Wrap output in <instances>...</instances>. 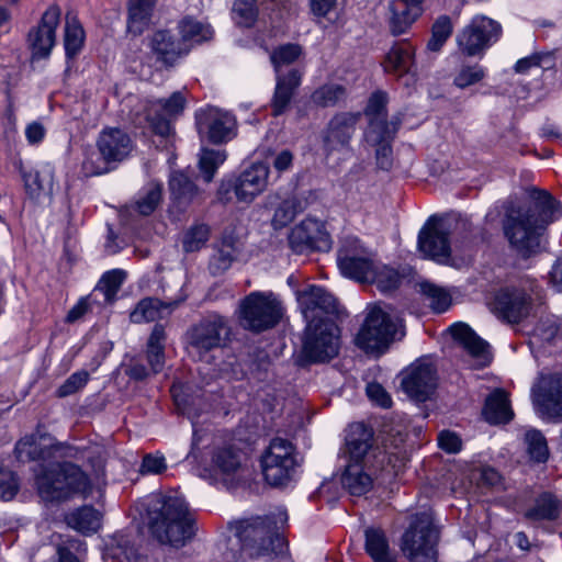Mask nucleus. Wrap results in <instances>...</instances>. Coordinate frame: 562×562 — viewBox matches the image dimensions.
<instances>
[{"instance_id":"obj_1","label":"nucleus","mask_w":562,"mask_h":562,"mask_svg":"<svg viewBox=\"0 0 562 562\" xmlns=\"http://www.w3.org/2000/svg\"><path fill=\"white\" fill-rule=\"evenodd\" d=\"M16 449L38 461L34 468L35 484L45 502L66 499L75 494L87 497L105 485L103 470L90 477L79 467L58 461L59 458H77L79 450L76 448L50 440L38 448L31 439H23Z\"/></svg>"},{"instance_id":"obj_2","label":"nucleus","mask_w":562,"mask_h":562,"mask_svg":"<svg viewBox=\"0 0 562 562\" xmlns=\"http://www.w3.org/2000/svg\"><path fill=\"white\" fill-rule=\"evenodd\" d=\"M562 216V205L548 191L532 190L530 202L508 207L503 228L510 246L525 258L536 254L547 226Z\"/></svg>"},{"instance_id":"obj_3","label":"nucleus","mask_w":562,"mask_h":562,"mask_svg":"<svg viewBox=\"0 0 562 562\" xmlns=\"http://www.w3.org/2000/svg\"><path fill=\"white\" fill-rule=\"evenodd\" d=\"M288 521L284 508L265 517H251L228 525V536L218 543L225 562L237 561L243 552L250 557L279 553L283 548V538L279 530Z\"/></svg>"},{"instance_id":"obj_4","label":"nucleus","mask_w":562,"mask_h":562,"mask_svg":"<svg viewBox=\"0 0 562 562\" xmlns=\"http://www.w3.org/2000/svg\"><path fill=\"white\" fill-rule=\"evenodd\" d=\"M144 507L149 530L160 543L181 547L194 536L195 519L182 496L151 494Z\"/></svg>"},{"instance_id":"obj_5","label":"nucleus","mask_w":562,"mask_h":562,"mask_svg":"<svg viewBox=\"0 0 562 562\" xmlns=\"http://www.w3.org/2000/svg\"><path fill=\"white\" fill-rule=\"evenodd\" d=\"M245 453L232 438L216 436L209 451V462L201 468L200 476L217 488L234 490L246 473Z\"/></svg>"},{"instance_id":"obj_6","label":"nucleus","mask_w":562,"mask_h":562,"mask_svg":"<svg viewBox=\"0 0 562 562\" xmlns=\"http://www.w3.org/2000/svg\"><path fill=\"white\" fill-rule=\"evenodd\" d=\"M259 464L265 482L272 487H292L300 479V454L289 439H271L259 458Z\"/></svg>"},{"instance_id":"obj_7","label":"nucleus","mask_w":562,"mask_h":562,"mask_svg":"<svg viewBox=\"0 0 562 562\" xmlns=\"http://www.w3.org/2000/svg\"><path fill=\"white\" fill-rule=\"evenodd\" d=\"M404 335L401 318L373 305L368 308L367 317L356 336V345L368 353H383L391 342Z\"/></svg>"},{"instance_id":"obj_8","label":"nucleus","mask_w":562,"mask_h":562,"mask_svg":"<svg viewBox=\"0 0 562 562\" xmlns=\"http://www.w3.org/2000/svg\"><path fill=\"white\" fill-rule=\"evenodd\" d=\"M439 530L430 513L422 512L411 517L401 538V550L411 562H437Z\"/></svg>"},{"instance_id":"obj_9","label":"nucleus","mask_w":562,"mask_h":562,"mask_svg":"<svg viewBox=\"0 0 562 562\" xmlns=\"http://www.w3.org/2000/svg\"><path fill=\"white\" fill-rule=\"evenodd\" d=\"M97 145L99 153L93 149L85 151L82 170L86 176H99L108 172L109 164L124 160L133 148L131 137L124 131L115 127L103 130Z\"/></svg>"},{"instance_id":"obj_10","label":"nucleus","mask_w":562,"mask_h":562,"mask_svg":"<svg viewBox=\"0 0 562 562\" xmlns=\"http://www.w3.org/2000/svg\"><path fill=\"white\" fill-rule=\"evenodd\" d=\"M238 313L243 328L261 333L278 325L282 317V306L274 293L254 291L241 300Z\"/></svg>"},{"instance_id":"obj_11","label":"nucleus","mask_w":562,"mask_h":562,"mask_svg":"<svg viewBox=\"0 0 562 562\" xmlns=\"http://www.w3.org/2000/svg\"><path fill=\"white\" fill-rule=\"evenodd\" d=\"M269 173L268 164L254 162L238 175L221 181L217 190L218 199L228 202L233 193L237 202L250 204L268 188Z\"/></svg>"},{"instance_id":"obj_12","label":"nucleus","mask_w":562,"mask_h":562,"mask_svg":"<svg viewBox=\"0 0 562 562\" xmlns=\"http://www.w3.org/2000/svg\"><path fill=\"white\" fill-rule=\"evenodd\" d=\"M227 330L224 317L213 314L193 325L187 333L188 353L196 361L211 363L213 352L222 346V335Z\"/></svg>"},{"instance_id":"obj_13","label":"nucleus","mask_w":562,"mask_h":562,"mask_svg":"<svg viewBox=\"0 0 562 562\" xmlns=\"http://www.w3.org/2000/svg\"><path fill=\"white\" fill-rule=\"evenodd\" d=\"M340 330L334 319L321 324H306L302 356L307 362H322L337 356Z\"/></svg>"},{"instance_id":"obj_14","label":"nucleus","mask_w":562,"mask_h":562,"mask_svg":"<svg viewBox=\"0 0 562 562\" xmlns=\"http://www.w3.org/2000/svg\"><path fill=\"white\" fill-rule=\"evenodd\" d=\"M501 35L502 26L497 21L484 14H476L458 34L457 43L464 55L476 56L494 45Z\"/></svg>"},{"instance_id":"obj_15","label":"nucleus","mask_w":562,"mask_h":562,"mask_svg":"<svg viewBox=\"0 0 562 562\" xmlns=\"http://www.w3.org/2000/svg\"><path fill=\"white\" fill-rule=\"evenodd\" d=\"M376 263L372 251L366 248L356 237L348 238L345 241L337 257L340 273L358 282H369L374 276Z\"/></svg>"},{"instance_id":"obj_16","label":"nucleus","mask_w":562,"mask_h":562,"mask_svg":"<svg viewBox=\"0 0 562 562\" xmlns=\"http://www.w3.org/2000/svg\"><path fill=\"white\" fill-rule=\"evenodd\" d=\"M450 234V221L446 217L432 215L418 234V248L426 258H430L438 263L448 265L451 255Z\"/></svg>"},{"instance_id":"obj_17","label":"nucleus","mask_w":562,"mask_h":562,"mask_svg":"<svg viewBox=\"0 0 562 562\" xmlns=\"http://www.w3.org/2000/svg\"><path fill=\"white\" fill-rule=\"evenodd\" d=\"M186 101L183 93L177 91L168 99L140 102V108L144 111L143 119L154 133L168 137L172 134L171 121L182 114Z\"/></svg>"},{"instance_id":"obj_18","label":"nucleus","mask_w":562,"mask_h":562,"mask_svg":"<svg viewBox=\"0 0 562 562\" xmlns=\"http://www.w3.org/2000/svg\"><path fill=\"white\" fill-rule=\"evenodd\" d=\"M195 124L202 138L213 144L227 143L236 136L237 123L235 116L216 106L200 109L195 113Z\"/></svg>"},{"instance_id":"obj_19","label":"nucleus","mask_w":562,"mask_h":562,"mask_svg":"<svg viewBox=\"0 0 562 562\" xmlns=\"http://www.w3.org/2000/svg\"><path fill=\"white\" fill-rule=\"evenodd\" d=\"M289 244L297 254L306 250L328 251L331 248V239L325 224L313 217H306L291 229Z\"/></svg>"},{"instance_id":"obj_20","label":"nucleus","mask_w":562,"mask_h":562,"mask_svg":"<svg viewBox=\"0 0 562 562\" xmlns=\"http://www.w3.org/2000/svg\"><path fill=\"white\" fill-rule=\"evenodd\" d=\"M403 391L417 402H425L436 387V368L427 358L412 363L403 373Z\"/></svg>"},{"instance_id":"obj_21","label":"nucleus","mask_w":562,"mask_h":562,"mask_svg":"<svg viewBox=\"0 0 562 562\" xmlns=\"http://www.w3.org/2000/svg\"><path fill=\"white\" fill-rule=\"evenodd\" d=\"M387 93L381 90L374 91L369 98L364 114L369 120L366 132V139L374 142L381 138L390 137L396 133L401 124L400 116L395 115L390 121L386 120Z\"/></svg>"},{"instance_id":"obj_22","label":"nucleus","mask_w":562,"mask_h":562,"mask_svg":"<svg viewBox=\"0 0 562 562\" xmlns=\"http://www.w3.org/2000/svg\"><path fill=\"white\" fill-rule=\"evenodd\" d=\"M60 21V9L50 5L42 15L38 24L29 32L27 41L32 59L48 58L56 43V30Z\"/></svg>"},{"instance_id":"obj_23","label":"nucleus","mask_w":562,"mask_h":562,"mask_svg":"<svg viewBox=\"0 0 562 562\" xmlns=\"http://www.w3.org/2000/svg\"><path fill=\"white\" fill-rule=\"evenodd\" d=\"M297 302L306 324H321L337 313L336 299L322 286L311 285L300 292Z\"/></svg>"},{"instance_id":"obj_24","label":"nucleus","mask_w":562,"mask_h":562,"mask_svg":"<svg viewBox=\"0 0 562 562\" xmlns=\"http://www.w3.org/2000/svg\"><path fill=\"white\" fill-rule=\"evenodd\" d=\"M415 53L416 48L409 42H396L385 55L384 71L396 75L407 88L413 87L417 81Z\"/></svg>"},{"instance_id":"obj_25","label":"nucleus","mask_w":562,"mask_h":562,"mask_svg":"<svg viewBox=\"0 0 562 562\" xmlns=\"http://www.w3.org/2000/svg\"><path fill=\"white\" fill-rule=\"evenodd\" d=\"M244 244L235 228H226L221 237L213 244L209 260V271L213 276L226 272L238 259Z\"/></svg>"},{"instance_id":"obj_26","label":"nucleus","mask_w":562,"mask_h":562,"mask_svg":"<svg viewBox=\"0 0 562 562\" xmlns=\"http://www.w3.org/2000/svg\"><path fill=\"white\" fill-rule=\"evenodd\" d=\"M360 113H338L328 123L324 136V147L328 154L341 151L344 156L350 154V140L360 119Z\"/></svg>"},{"instance_id":"obj_27","label":"nucleus","mask_w":562,"mask_h":562,"mask_svg":"<svg viewBox=\"0 0 562 562\" xmlns=\"http://www.w3.org/2000/svg\"><path fill=\"white\" fill-rule=\"evenodd\" d=\"M531 396L542 416L562 419V378H542L533 385Z\"/></svg>"},{"instance_id":"obj_28","label":"nucleus","mask_w":562,"mask_h":562,"mask_svg":"<svg viewBox=\"0 0 562 562\" xmlns=\"http://www.w3.org/2000/svg\"><path fill=\"white\" fill-rule=\"evenodd\" d=\"M452 338L464 349L470 358V367L482 368L490 363L488 344L482 339L469 325L454 323L449 327Z\"/></svg>"},{"instance_id":"obj_29","label":"nucleus","mask_w":562,"mask_h":562,"mask_svg":"<svg viewBox=\"0 0 562 562\" xmlns=\"http://www.w3.org/2000/svg\"><path fill=\"white\" fill-rule=\"evenodd\" d=\"M21 177L27 196L35 202H41L53 194L54 168L49 164H43L33 168H22Z\"/></svg>"},{"instance_id":"obj_30","label":"nucleus","mask_w":562,"mask_h":562,"mask_svg":"<svg viewBox=\"0 0 562 562\" xmlns=\"http://www.w3.org/2000/svg\"><path fill=\"white\" fill-rule=\"evenodd\" d=\"M530 300L520 290H501L494 301V311L499 317L509 322L518 323L529 312Z\"/></svg>"},{"instance_id":"obj_31","label":"nucleus","mask_w":562,"mask_h":562,"mask_svg":"<svg viewBox=\"0 0 562 562\" xmlns=\"http://www.w3.org/2000/svg\"><path fill=\"white\" fill-rule=\"evenodd\" d=\"M373 432L371 428L362 423H353L346 430L345 447L342 454L348 462H359L363 460L372 447Z\"/></svg>"},{"instance_id":"obj_32","label":"nucleus","mask_w":562,"mask_h":562,"mask_svg":"<svg viewBox=\"0 0 562 562\" xmlns=\"http://www.w3.org/2000/svg\"><path fill=\"white\" fill-rule=\"evenodd\" d=\"M151 52L157 60L165 66H172L179 58L187 55L189 47L184 45L182 38L176 40L173 35L166 30L154 33L149 41Z\"/></svg>"},{"instance_id":"obj_33","label":"nucleus","mask_w":562,"mask_h":562,"mask_svg":"<svg viewBox=\"0 0 562 562\" xmlns=\"http://www.w3.org/2000/svg\"><path fill=\"white\" fill-rule=\"evenodd\" d=\"M390 30L393 35L406 33L423 14L422 4L412 0H392L390 2Z\"/></svg>"},{"instance_id":"obj_34","label":"nucleus","mask_w":562,"mask_h":562,"mask_svg":"<svg viewBox=\"0 0 562 562\" xmlns=\"http://www.w3.org/2000/svg\"><path fill=\"white\" fill-rule=\"evenodd\" d=\"M170 391L178 409L191 420L193 429V447H195L198 443L199 418L202 416L203 412L210 414L211 412L213 413L215 408L211 404L205 403L204 400L200 397L189 401L187 395L181 394V385L173 384ZM192 450H194V448H192ZM191 454H193V451H191L190 456Z\"/></svg>"},{"instance_id":"obj_35","label":"nucleus","mask_w":562,"mask_h":562,"mask_svg":"<svg viewBox=\"0 0 562 562\" xmlns=\"http://www.w3.org/2000/svg\"><path fill=\"white\" fill-rule=\"evenodd\" d=\"M537 69L542 70L544 74L553 71L562 76V49L535 53L520 58L515 65V70L518 74H531L532 70Z\"/></svg>"},{"instance_id":"obj_36","label":"nucleus","mask_w":562,"mask_h":562,"mask_svg":"<svg viewBox=\"0 0 562 562\" xmlns=\"http://www.w3.org/2000/svg\"><path fill=\"white\" fill-rule=\"evenodd\" d=\"M340 483L350 495L362 496L372 488L373 480L364 471L363 464L348 462L340 476Z\"/></svg>"},{"instance_id":"obj_37","label":"nucleus","mask_w":562,"mask_h":562,"mask_svg":"<svg viewBox=\"0 0 562 562\" xmlns=\"http://www.w3.org/2000/svg\"><path fill=\"white\" fill-rule=\"evenodd\" d=\"M483 416L490 424H506L512 420L514 413L510 407L508 394L502 390H494L485 401Z\"/></svg>"},{"instance_id":"obj_38","label":"nucleus","mask_w":562,"mask_h":562,"mask_svg":"<svg viewBox=\"0 0 562 562\" xmlns=\"http://www.w3.org/2000/svg\"><path fill=\"white\" fill-rule=\"evenodd\" d=\"M276 79L272 110L274 115H280L288 108L294 90L301 85L302 74L296 69H291L285 76H276Z\"/></svg>"},{"instance_id":"obj_39","label":"nucleus","mask_w":562,"mask_h":562,"mask_svg":"<svg viewBox=\"0 0 562 562\" xmlns=\"http://www.w3.org/2000/svg\"><path fill=\"white\" fill-rule=\"evenodd\" d=\"M101 517V513L92 506H82L67 514L65 520L71 529L92 535L100 529Z\"/></svg>"},{"instance_id":"obj_40","label":"nucleus","mask_w":562,"mask_h":562,"mask_svg":"<svg viewBox=\"0 0 562 562\" xmlns=\"http://www.w3.org/2000/svg\"><path fill=\"white\" fill-rule=\"evenodd\" d=\"M104 557L117 560L119 562H147V558L139 553L126 535H115L106 543Z\"/></svg>"},{"instance_id":"obj_41","label":"nucleus","mask_w":562,"mask_h":562,"mask_svg":"<svg viewBox=\"0 0 562 562\" xmlns=\"http://www.w3.org/2000/svg\"><path fill=\"white\" fill-rule=\"evenodd\" d=\"M366 536V551L374 562H395V557L390 550L385 532L380 528H368Z\"/></svg>"},{"instance_id":"obj_42","label":"nucleus","mask_w":562,"mask_h":562,"mask_svg":"<svg viewBox=\"0 0 562 562\" xmlns=\"http://www.w3.org/2000/svg\"><path fill=\"white\" fill-rule=\"evenodd\" d=\"M162 199V183L158 181L147 182L138 192L137 198L132 204L134 212L147 216L150 215Z\"/></svg>"},{"instance_id":"obj_43","label":"nucleus","mask_w":562,"mask_h":562,"mask_svg":"<svg viewBox=\"0 0 562 562\" xmlns=\"http://www.w3.org/2000/svg\"><path fill=\"white\" fill-rule=\"evenodd\" d=\"M172 305V303H162L158 299H144L131 313V321L133 323L155 322L169 315Z\"/></svg>"},{"instance_id":"obj_44","label":"nucleus","mask_w":562,"mask_h":562,"mask_svg":"<svg viewBox=\"0 0 562 562\" xmlns=\"http://www.w3.org/2000/svg\"><path fill=\"white\" fill-rule=\"evenodd\" d=\"M86 40L85 30L77 16L68 14L66 16L64 48L67 59L75 58L83 47Z\"/></svg>"},{"instance_id":"obj_45","label":"nucleus","mask_w":562,"mask_h":562,"mask_svg":"<svg viewBox=\"0 0 562 562\" xmlns=\"http://www.w3.org/2000/svg\"><path fill=\"white\" fill-rule=\"evenodd\" d=\"M560 503L550 493L538 496L533 505L526 510L525 517L531 521L555 520L560 515Z\"/></svg>"},{"instance_id":"obj_46","label":"nucleus","mask_w":562,"mask_h":562,"mask_svg":"<svg viewBox=\"0 0 562 562\" xmlns=\"http://www.w3.org/2000/svg\"><path fill=\"white\" fill-rule=\"evenodd\" d=\"M156 0H130L127 30L135 35L148 26Z\"/></svg>"},{"instance_id":"obj_47","label":"nucleus","mask_w":562,"mask_h":562,"mask_svg":"<svg viewBox=\"0 0 562 562\" xmlns=\"http://www.w3.org/2000/svg\"><path fill=\"white\" fill-rule=\"evenodd\" d=\"M165 328L156 325L148 338L146 357L150 367V372L157 374L161 372L165 366Z\"/></svg>"},{"instance_id":"obj_48","label":"nucleus","mask_w":562,"mask_h":562,"mask_svg":"<svg viewBox=\"0 0 562 562\" xmlns=\"http://www.w3.org/2000/svg\"><path fill=\"white\" fill-rule=\"evenodd\" d=\"M179 31L181 38L189 47L192 44H200L209 41L213 36V30L210 24L195 20L191 16H187L179 23Z\"/></svg>"},{"instance_id":"obj_49","label":"nucleus","mask_w":562,"mask_h":562,"mask_svg":"<svg viewBox=\"0 0 562 562\" xmlns=\"http://www.w3.org/2000/svg\"><path fill=\"white\" fill-rule=\"evenodd\" d=\"M169 189L172 202L177 205H187L196 193L194 183L180 171H173L170 175Z\"/></svg>"},{"instance_id":"obj_50","label":"nucleus","mask_w":562,"mask_h":562,"mask_svg":"<svg viewBox=\"0 0 562 562\" xmlns=\"http://www.w3.org/2000/svg\"><path fill=\"white\" fill-rule=\"evenodd\" d=\"M346 98V88L340 83L328 82L311 94V102L319 108L335 106L339 101Z\"/></svg>"},{"instance_id":"obj_51","label":"nucleus","mask_w":562,"mask_h":562,"mask_svg":"<svg viewBox=\"0 0 562 562\" xmlns=\"http://www.w3.org/2000/svg\"><path fill=\"white\" fill-rule=\"evenodd\" d=\"M226 151L221 149L202 148L199 156V168L206 182H211L216 170L226 160Z\"/></svg>"},{"instance_id":"obj_52","label":"nucleus","mask_w":562,"mask_h":562,"mask_svg":"<svg viewBox=\"0 0 562 562\" xmlns=\"http://www.w3.org/2000/svg\"><path fill=\"white\" fill-rule=\"evenodd\" d=\"M420 290L429 301L430 307L434 312L443 313L450 307L452 299L445 288L430 282H423L420 284Z\"/></svg>"},{"instance_id":"obj_53","label":"nucleus","mask_w":562,"mask_h":562,"mask_svg":"<svg viewBox=\"0 0 562 562\" xmlns=\"http://www.w3.org/2000/svg\"><path fill=\"white\" fill-rule=\"evenodd\" d=\"M211 229L207 224L196 223L183 234L182 248L186 252L200 250L207 243Z\"/></svg>"},{"instance_id":"obj_54","label":"nucleus","mask_w":562,"mask_h":562,"mask_svg":"<svg viewBox=\"0 0 562 562\" xmlns=\"http://www.w3.org/2000/svg\"><path fill=\"white\" fill-rule=\"evenodd\" d=\"M452 30L451 19L448 15H440L432 24L427 49L430 52H439L452 34Z\"/></svg>"},{"instance_id":"obj_55","label":"nucleus","mask_w":562,"mask_h":562,"mask_svg":"<svg viewBox=\"0 0 562 562\" xmlns=\"http://www.w3.org/2000/svg\"><path fill=\"white\" fill-rule=\"evenodd\" d=\"M401 279L402 277L397 270L378 261L374 276L369 280V283H375L380 291L389 292L400 285Z\"/></svg>"},{"instance_id":"obj_56","label":"nucleus","mask_w":562,"mask_h":562,"mask_svg":"<svg viewBox=\"0 0 562 562\" xmlns=\"http://www.w3.org/2000/svg\"><path fill=\"white\" fill-rule=\"evenodd\" d=\"M126 278V272L122 269H112L103 273L97 290L101 291L106 302L112 301Z\"/></svg>"},{"instance_id":"obj_57","label":"nucleus","mask_w":562,"mask_h":562,"mask_svg":"<svg viewBox=\"0 0 562 562\" xmlns=\"http://www.w3.org/2000/svg\"><path fill=\"white\" fill-rule=\"evenodd\" d=\"M232 14L237 25L251 27L258 15L256 0H235Z\"/></svg>"},{"instance_id":"obj_58","label":"nucleus","mask_w":562,"mask_h":562,"mask_svg":"<svg viewBox=\"0 0 562 562\" xmlns=\"http://www.w3.org/2000/svg\"><path fill=\"white\" fill-rule=\"evenodd\" d=\"M525 441L530 458L537 462H544L549 457L544 436L537 429H530L525 435Z\"/></svg>"},{"instance_id":"obj_59","label":"nucleus","mask_w":562,"mask_h":562,"mask_svg":"<svg viewBox=\"0 0 562 562\" xmlns=\"http://www.w3.org/2000/svg\"><path fill=\"white\" fill-rule=\"evenodd\" d=\"M301 55V47L296 44H286L277 48L270 56L276 76L282 75V67L294 63Z\"/></svg>"},{"instance_id":"obj_60","label":"nucleus","mask_w":562,"mask_h":562,"mask_svg":"<svg viewBox=\"0 0 562 562\" xmlns=\"http://www.w3.org/2000/svg\"><path fill=\"white\" fill-rule=\"evenodd\" d=\"M485 77V69L475 64L463 66L459 69L453 78V83L460 89H465L481 81Z\"/></svg>"},{"instance_id":"obj_61","label":"nucleus","mask_w":562,"mask_h":562,"mask_svg":"<svg viewBox=\"0 0 562 562\" xmlns=\"http://www.w3.org/2000/svg\"><path fill=\"white\" fill-rule=\"evenodd\" d=\"M297 213V205L294 199L284 200L274 211L271 224L274 229H281L290 224Z\"/></svg>"},{"instance_id":"obj_62","label":"nucleus","mask_w":562,"mask_h":562,"mask_svg":"<svg viewBox=\"0 0 562 562\" xmlns=\"http://www.w3.org/2000/svg\"><path fill=\"white\" fill-rule=\"evenodd\" d=\"M395 134L396 133H393L392 135H390V137H387V138L383 137L376 142H374L372 139H366L367 143L376 147V149H375L376 162H378V166L383 170H387L392 166L391 143H392Z\"/></svg>"},{"instance_id":"obj_63","label":"nucleus","mask_w":562,"mask_h":562,"mask_svg":"<svg viewBox=\"0 0 562 562\" xmlns=\"http://www.w3.org/2000/svg\"><path fill=\"white\" fill-rule=\"evenodd\" d=\"M19 491V480L14 472L0 469V499L11 501Z\"/></svg>"},{"instance_id":"obj_64","label":"nucleus","mask_w":562,"mask_h":562,"mask_svg":"<svg viewBox=\"0 0 562 562\" xmlns=\"http://www.w3.org/2000/svg\"><path fill=\"white\" fill-rule=\"evenodd\" d=\"M89 381V373L85 370L72 373L57 390L59 397H65L82 389Z\"/></svg>"}]
</instances>
